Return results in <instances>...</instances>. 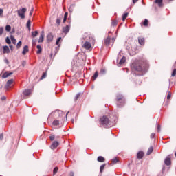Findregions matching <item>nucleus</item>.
Returning <instances> with one entry per match:
<instances>
[{"label": "nucleus", "mask_w": 176, "mask_h": 176, "mask_svg": "<svg viewBox=\"0 0 176 176\" xmlns=\"http://www.w3.org/2000/svg\"><path fill=\"white\" fill-rule=\"evenodd\" d=\"M132 71H138V72H146L149 69V63L145 58L137 60L131 65Z\"/></svg>", "instance_id": "1"}, {"label": "nucleus", "mask_w": 176, "mask_h": 176, "mask_svg": "<svg viewBox=\"0 0 176 176\" xmlns=\"http://www.w3.org/2000/svg\"><path fill=\"white\" fill-rule=\"evenodd\" d=\"M87 38H90V34L85 33L81 38L82 47L86 50H91V43H90V41H89Z\"/></svg>", "instance_id": "2"}, {"label": "nucleus", "mask_w": 176, "mask_h": 176, "mask_svg": "<svg viewBox=\"0 0 176 176\" xmlns=\"http://www.w3.org/2000/svg\"><path fill=\"white\" fill-rule=\"evenodd\" d=\"M100 123L102 126H107L108 127H112V126H113L112 122H111L109 118L106 116H104L103 117L100 118Z\"/></svg>", "instance_id": "3"}, {"label": "nucleus", "mask_w": 176, "mask_h": 176, "mask_svg": "<svg viewBox=\"0 0 176 176\" xmlns=\"http://www.w3.org/2000/svg\"><path fill=\"white\" fill-rule=\"evenodd\" d=\"M116 100L118 107H122V105H124L126 102V99H124V96H123V95L120 94H117Z\"/></svg>", "instance_id": "4"}, {"label": "nucleus", "mask_w": 176, "mask_h": 176, "mask_svg": "<svg viewBox=\"0 0 176 176\" xmlns=\"http://www.w3.org/2000/svg\"><path fill=\"white\" fill-rule=\"evenodd\" d=\"M104 45H106V46H109V45H113V43H115V38H111L110 36H108L104 42Z\"/></svg>", "instance_id": "5"}, {"label": "nucleus", "mask_w": 176, "mask_h": 176, "mask_svg": "<svg viewBox=\"0 0 176 176\" xmlns=\"http://www.w3.org/2000/svg\"><path fill=\"white\" fill-rule=\"evenodd\" d=\"M18 15L19 16V17L22 18V19H25V12H27V8H22L19 10L18 11Z\"/></svg>", "instance_id": "6"}, {"label": "nucleus", "mask_w": 176, "mask_h": 176, "mask_svg": "<svg viewBox=\"0 0 176 176\" xmlns=\"http://www.w3.org/2000/svg\"><path fill=\"white\" fill-rule=\"evenodd\" d=\"M13 82H14V80H13V79L8 80L5 86V89L9 90V89H10V87H12V85H13Z\"/></svg>", "instance_id": "7"}, {"label": "nucleus", "mask_w": 176, "mask_h": 176, "mask_svg": "<svg viewBox=\"0 0 176 176\" xmlns=\"http://www.w3.org/2000/svg\"><path fill=\"white\" fill-rule=\"evenodd\" d=\"M138 43L139 45L144 46V45H145V38L142 36L138 37Z\"/></svg>", "instance_id": "8"}, {"label": "nucleus", "mask_w": 176, "mask_h": 176, "mask_svg": "<svg viewBox=\"0 0 176 176\" xmlns=\"http://www.w3.org/2000/svg\"><path fill=\"white\" fill-rule=\"evenodd\" d=\"M58 145H60V143H58V142L54 141L52 142V144H51L50 148H51V149L54 150L57 148V146H58Z\"/></svg>", "instance_id": "9"}, {"label": "nucleus", "mask_w": 176, "mask_h": 176, "mask_svg": "<svg viewBox=\"0 0 176 176\" xmlns=\"http://www.w3.org/2000/svg\"><path fill=\"white\" fill-rule=\"evenodd\" d=\"M43 39H45V32L42 31L40 34L38 43H41L43 42Z\"/></svg>", "instance_id": "10"}, {"label": "nucleus", "mask_w": 176, "mask_h": 176, "mask_svg": "<svg viewBox=\"0 0 176 176\" xmlns=\"http://www.w3.org/2000/svg\"><path fill=\"white\" fill-rule=\"evenodd\" d=\"M53 38H54V36H53V34L49 33L47 36V42H52Z\"/></svg>", "instance_id": "11"}, {"label": "nucleus", "mask_w": 176, "mask_h": 176, "mask_svg": "<svg viewBox=\"0 0 176 176\" xmlns=\"http://www.w3.org/2000/svg\"><path fill=\"white\" fill-rule=\"evenodd\" d=\"M155 3H156L159 8H163L164 6L163 0H155Z\"/></svg>", "instance_id": "12"}, {"label": "nucleus", "mask_w": 176, "mask_h": 176, "mask_svg": "<svg viewBox=\"0 0 176 176\" xmlns=\"http://www.w3.org/2000/svg\"><path fill=\"white\" fill-rule=\"evenodd\" d=\"M32 93V89H25L23 92V96H30Z\"/></svg>", "instance_id": "13"}, {"label": "nucleus", "mask_w": 176, "mask_h": 176, "mask_svg": "<svg viewBox=\"0 0 176 176\" xmlns=\"http://www.w3.org/2000/svg\"><path fill=\"white\" fill-rule=\"evenodd\" d=\"M3 53L4 54H8V53H10V50L9 49V47H8V45H5L3 46Z\"/></svg>", "instance_id": "14"}, {"label": "nucleus", "mask_w": 176, "mask_h": 176, "mask_svg": "<svg viewBox=\"0 0 176 176\" xmlns=\"http://www.w3.org/2000/svg\"><path fill=\"white\" fill-rule=\"evenodd\" d=\"M29 50H28V45H25L22 52V54L23 56H25V54H27V53H28Z\"/></svg>", "instance_id": "15"}, {"label": "nucleus", "mask_w": 176, "mask_h": 176, "mask_svg": "<svg viewBox=\"0 0 176 176\" xmlns=\"http://www.w3.org/2000/svg\"><path fill=\"white\" fill-rule=\"evenodd\" d=\"M164 163L166 166H170L171 165V158L170 157H167Z\"/></svg>", "instance_id": "16"}, {"label": "nucleus", "mask_w": 176, "mask_h": 176, "mask_svg": "<svg viewBox=\"0 0 176 176\" xmlns=\"http://www.w3.org/2000/svg\"><path fill=\"white\" fill-rule=\"evenodd\" d=\"M10 75H13V72H6V73H4L3 74V76H2V77L3 78H8V76H10Z\"/></svg>", "instance_id": "17"}, {"label": "nucleus", "mask_w": 176, "mask_h": 176, "mask_svg": "<svg viewBox=\"0 0 176 176\" xmlns=\"http://www.w3.org/2000/svg\"><path fill=\"white\" fill-rule=\"evenodd\" d=\"M118 162H119V160H118V158H114L111 160V163L109 164V166H113V164H116V163H118Z\"/></svg>", "instance_id": "18"}, {"label": "nucleus", "mask_w": 176, "mask_h": 176, "mask_svg": "<svg viewBox=\"0 0 176 176\" xmlns=\"http://www.w3.org/2000/svg\"><path fill=\"white\" fill-rule=\"evenodd\" d=\"M63 32L65 34H67V33L69 32V25H66L65 28H63Z\"/></svg>", "instance_id": "19"}, {"label": "nucleus", "mask_w": 176, "mask_h": 176, "mask_svg": "<svg viewBox=\"0 0 176 176\" xmlns=\"http://www.w3.org/2000/svg\"><path fill=\"white\" fill-rule=\"evenodd\" d=\"M138 159H142L144 157V152L140 151L137 154Z\"/></svg>", "instance_id": "20"}, {"label": "nucleus", "mask_w": 176, "mask_h": 176, "mask_svg": "<svg viewBox=\"0 0 176 176\" xmlns=\"http://www.w3.org/2000/svg\"><path fill=\"white\" fill-rule=\"evenodd\" d=\"M98 162H99L100 163H104V162H105V158H104V157L102 156H99L97 159Z\"/></svg>", "instance_id": "21"}, {"label": "nucleus", "mask_w": 176, "mask_h": 176, "mask_svg": "<svg viewBox=\"0 0 176 176\" xmlns=\"http://www.w3.org/2000/svg\"><path fill=\"white\" fill-rule=\"evenodd\" d=\"M98 78V71H96L92 76V80H96Z\"/></svg>", "instance_id": "22"}, {"label": "nucleus", "mask_w": 176, "mask_h": 176, "mask_svg": "<svg viewBox=\"0 0 176 176\" xmlns=\"http://www.w3.org/2000/svg\"><path fill=\"white\" fill-rule=\"evenodd\" d=\"M38 51L36 52L37 54H41L42 53V47L40 45L36 46Z\"/></svg>", "instance_id": "23"}, {"label": "nucleus", "mask_w": 176, "mask_h": 176, "mask_svg": "<svg viewBox=\"0 0 176 176\" xmlns=\"http://www.w3.org/2000/svg\"><path fill=\"white\" fill-rule=\"evenodd\" d=\"M126 63V58L125 56H123L121 60L119 62V65H122V64H124Z\"/></svg>", "instance_id": "24"}, {"label": "nucleus", "mask_w": 176, "mask_h": 176, "mask_svg": "<svg viewBox=\"0 0 176 176\" xmlns=\"http://www.w3.org/2000/svg\"><path fill=\"white\" fill-rule=\"evenodd\" d=\"M152 152H153V147L151 146L148 150L147 151L146 155L147 156H149V155H151V153H152Z\"/></svg>", "instance_id": "25"}, {"label": "nucleus", "mask_w": 176, "mask_h": 176, "mask_svg": "<svg viewBox=\"0 0 176 176\" xmlns=\"http://www.w3.org/2000/svg\"><path fill=\"white\" fill-rule=\"evenodd\" d=\"M10 39H11L12 43H13V45H16V43H17V40H16L14 36H10Z\"/></svg>", "instance_id": "26"}, {"label": "nucleus", "mask_w": 176, "mask_h": 176, "mask_svg": "<svg viewBox=\"0 0 176 176\" xmlns=\"http://www.w3.org/2000/svg\"><path fill=\"white\" fill-rule=\"evenodd\" d=\"M53 126H58L60 124V121L58 120H55L52 122Z\"/></svg>", "instance_id": "27"}, {"label": "nucleus", "mask_w": 176, "mask_h": 176, "mask_svg": "<svg viewBox=\"0 0 176 176\" xmlns=\"http://www.w3.org/2000/svg\"><path fill=\"white\" fill-rule=\"evenodd\" d=\"M127 16H129V12L124 13L122 15V21H124L127 19Z\"/></svg>", "instance_id": "28"}, {"label": "nucleus", "mask_w": 176, "mask_h": 176, "mask_svg": "<svg viewBox=\"0 0 176 176\" xmlns=\"http://www.w3.org/2000/svg\"><path fill=\"white\" fill-rule=\"evenodd\" d=\"M148 24H149V21H148V19H145L143 22V25L144 27H148Z\"/></svg>", "instance_id": "29"}, {"label": "nucleus", "mask_w": 176, "mask_h": 176, "mask_svg": "<svg viewBox=\"0 0 176 176\" xmlns=\"http://www.w3.org/2000/svg\"><path fill=\"white\" fill-rule=\"evenodd\" d=\"M11 30H12V27L10 25H7L6 26V31H7L8 32H10Z\"/></svg>", "instance_id": "30"}, {"label": "nucleus", "mask_w": 176, "mask_h": 176, "mask_svg": "<svg viewBox=\"0 0 176 176\" xmlns=\"http://www.w3.org/2000/svg\"><path fill=\"white\" fill-rule=\"evenodd\" d=\"M67 18H68V12H65L64 15V19H63V23H65L67 21Z\"/></svg>", "instance_id": "31"}, {"label": "nucleus", "mask_w": 176, "mask_h": 176, "mask_svg": "<svg viewBox=\"0 0 176 176\" xmlns=\"http://www.w3.org/2000/svg\"><path fill=\"white\" fill-rule=\"evenodd\" d=\"M38 31H35V32H32V36H33V38H35V36H38Z\"/></svg>", "instance_id": "32"}, {"label": "nucleus", "mask_w": 176, "mask_h": 176, "mask_svg": "<svg viewBox=\"0 0 176 176\" xmlns=\"http://www.w3.org/2000/svg\"><path fill=\"white\" fill-rule=\"evenodd\" d=\"M105 166L106 164H104L103 165H102L100 168V173H102L104 171V168H105Z\"/></svg>", "instance_id": "33"}, {"label": "nucleus", "mask_w": 176, "mask_h": 176, "mask_svg": "<svg viewBox=\"0 0 176 176\" xmlns=\"http://www.w3.org/2000/svg\"><path fill=\"white\" fill-rule=\"evenodd\" d=\"M27 28H29V30H30V28L31 27V20H28V22H27Z\"/></svg>", "instance_id": "34"}, {"label": "nucleus", "mask_w": 176, "mask_h": 176, "mask_svg": "<svg viewBox=\"0 0 176 176\" xmlns=\"http://www.w3.org/2000/svg\"><path fill=\"white\" fill-rule=\"evenodd\" d=\"M55 139H56V135H50V141H54Z\"/></svg>", "instance_id": "35"}, {"label": "nucleus", "mask_w": 176, "mask_h": 176, "mask_svg": "<svg viewBox=\"0 0 176 176\" xmlns=\"http://www.w3.org/2000/svg\"><path fill=\"white\" fill-rule=\"evenodd\" d=\"M6 42L8 43V45H10L12 43V41H10V38H9V37H6Z\"/></svg>", "instance_id": "36"}, {"label": "nucleus", "mask_w": 176, "mask_h": 176, "mask_svg": "<svg viewBox=\"0 0 176 176\" xmlns=\"http://www.w3.org/2000/svg\"><path fill=\"white\" fill-rule=\"evenodd\" d=\"M60 42H61V37H58L56 41V45H60Z\"/></svg>", "instance_id": "37"}, {"label": "nucleus", "mask_w": 176, "mask_h": 176, "mask_svg": "<svg viewBox=\"0 0 176 176\" xmlns=\"http://www.w3.org/2000/svg\"><path fill=\"white\" fill-rule=\"evenodd\" d=\"M22 44L23 43H21V41L18 42L16 45V49H20V47H21Z\"/></svg>", "instance_id": "38"}, {"label": "nucleus", "mask_w": 176, "mask_h": 176, "mask_svg": "<svg viewBox=\"0 0 176 176\" xmlns=\"http://www.w3.org/2000/svg\"><path fill=\"white\" fill-rule=\"evenodd\" d=\"M111 25L113 27H116V25H118V21H113Z\"/></svg>", "instance_id": "39"}, {"label": "nucleus", "mask_w": 176, "mask_h": 176, "mask_svg": "<svg viewBox=\"0 0 176 176\" xmlns=\"http://www.w3.org/2000/svg\"><path fill=\"white\" fill-rule=\"evenodd\" d=\"M57 171H58V167H55L53 170V174H57Z\"/></svg>", "instance_id": "40"}, {"label": "nucleus", "mask_w": 176, "mask_h": 176, "mask_svg": "<svg viewBox=\"0 0 176 176\" xmlns=\"http://www.w3.org/2000/svg\"><path fill=\"white\" fill-rule=\"evenodd\" d=\"M46 76H47V73L46 72H44L41 78V79H45V78H46Z\"/></svg>", "instance_id": "41"}, {"label": "nucleus", "mask_w": 176, "mask_h": 176, "mask_svg": "<svg viewBox=\"0 0 176 176\" xmlns=\"http://www.w3.org/2000/svg\"><path fill=\"white\" fill-rule=\"evenodd\" d=\"M176 76V69H174L171 74V76Z\"/></svg>", "instance_id": "42"}, {"label": "nucleus", "mask_w": 176, "mask_h": 176, "mask_svg": "<svg viewBox=\"0 0 176 176\" xmlns=\"http://www.w3.org/2000/svg\"><path fill=\"white\" fill-rule=\"evenodd\" d=\"M56 23H57L58 25H60V24H61V19H56Z\"/></svg>", "instance_id": "43"}, {"label": "nucleus", "mask_w": 176, "mask_h": 176, "mask_svg": "<svg viewBox=\"0 0 176 176\" xmlns=\"http://www.w3.org/2000/svg\"><path fill=\"white\" fill-rule=\"evenodd\" d=\"M171 98V92H168L167 95V100H170Z\"/></svg>", "instance_id": "44"}, {"label": "nucleus", "mask_w": 176, "mask_h": 176, "mask_svg": "<svg viewBox=\"0 0 176 176\" xmlns=\"http://www.w3.org/2000/svg\"><path fill=\"white\" fill-rule=\"evenodd\" d=\"M3 14V10L2 8H0V16L2 17Z\"/></svg>", "instance_id": "45"}, {"label": "nucleus", "mask_w": 176, "mask_h": 176, "mask_svg": "<svg viewBox=\"0 0 176 176\" xmlns=\"http://www.w3.org/2000/svg\"><path fill=\"white\" fill-rule=\"evenodd\" d=\"M79 97H80V94H78L76 95V96L75 97V101H76L79 98Z\"/></svg>", "instance_id": "46"}, {"label": "nucleus", "mask_w": 176, "mask_h": 176, "mask_svg": "<svg viewBox=\"0 0 176 176\" xmlns=\"http://www.w3.org/2000/svg\"><path fill=\"white\" fill-rule=\"evenodd\" d=\"M32 13H34V8H32V10H30L29 16H32Z\"/></svg>", "instance_id": "47"}, {"label": "nucleus", "mask_w": 176, "mask_h": 176, "mask_svg": "<svg viewBox=\"0 0 176 176\" xmlns=\"http://www.w3.org/2000/svg\"><path fill=\"white\" fill-rule=\"evenodd\" d=\"M3 34V28H0V35H2Z\"/></svg>", "instance_id": "48"}, {"label": "nucleus", "mask_w": 176, "mask_h": 176, "mask_svg": "<svg viewBox=\"0 0 176 176\" xmlns=\"http://www.w3.org/2000/svg\"><path fill=\"white\" fill-rule=\"evenodd\" d=\"M3 140V133L0 134V140L2 141Z\"/></svg>", "instance_id": "49"}, {"label": "nucleus", "mask_w": 176, "mask_h": 176, "mask_svg": "<svg viewBox=\"0 0 176 176\" xmlns=\"http://www.w3.org/2000/svg\"><path fill=\"white\" fill-rule=\"evenodd\" d=\"M75 174L74 173V172H70L69 173V176H74Z\"/></svg>", "instance_id": "50"}, {"label": "nucleus", "mask_w": 176, "mask_h": 176, "mask_svg": "<svg viewBox=\"0 0 176 176\" xmlns=\"http://www.w3.org/2000/svg\"><path fill=\"white\" fill-rule=\"evenodd\" d=\"M132 1L133 4L137 3V2H138V0H132Z\"/></svg>", "instance_id": "51"}, {"label": "nucleus", "mask_w": 176, "mask_h": 176, "mask_svg": "<svg viewBox=\"0 0 176 176\" xmlns=\"http://www.w3.org/2000/svg\"><path fill=\"white\" fill-rule=\"evenodd\" d=\"M100 72L101 74H105V69H101Z\"/></svg>", "instance_id": "52"}, {"label": "nucleus", "mask_w": 176, "mask_h": 176, "mask_svg": "<svg viewBox=\"0 0 176 176\" xmlns=\"http://www.w3.org/2000/svg\"><path fill=\"white\" fill-rule=\"evenodd\" d=\"M56 115H60V113H62V111H59L58 112H56Z\"/></svg>", "instance_id": "53"}, {"label": "nucleus", "mask_w": 176, "mask_h": 176, "mask_svg": "<svg viewBox=\"0 0 176 176\" xmlns=\"http://www.w3.org/2000/svg\"><path fill=\"white\" fill-rule=\"evenodd\" d=\"M157 131H158V132L160 131V125H158V126H157Z\"/></svg>", "instance_id": "54"}, {"label": "nucleus", "mask_w": 176, "mask_h": 176, "mask_svg": "<svg viewBox=\"0 0 176 176\" xmlns=\"http://www.w3.org/2000/svg\"><path fill=\"white\" fill-rule=\"evenodd\" d=\"M10 48L11 49V50H13V45H10Z\"/></svg>", "instance_id": "55"}, {"label": "nucleus", "mask_w": 176, "mask_h": 176, "mask_svg": "<svg viewBox=\"0 0 176 176\" xmlns=\"http://www.w3.org/2000/svg\"><path fill=\"white\" fill-rule=\"evenodd\" d=\"M1 100H6V98L5 96L1 98Z\"/></svg>", "instance_id": "56"}, {"label": "nucleus", "mask_w": 176, "mask_h": 176, "mask_svg": "<svg viewBox=\"0 0 176 176\" xmlns=\"http://www.w3.org/2000/svg\"><path fill=\"white\" fill-rule=\"evenodd\" d=\"M68 113H67L66 114V116H68Z\"/></svg>", "instance_id": "57"}, {"label": "nucleus", "mask_w": 176, "mask_h": 176, "mask_svg": "<svg viewBox=\"0 0 176 176\" xmlns=\"http://www.w3.org/2000/svg\"><path fill=\"white\" fill-rule=\"evenodd\" d=\"M175 156L176 157V152L175 153Z\"/></svg>", "instance_id": "58"}]
</instances>
